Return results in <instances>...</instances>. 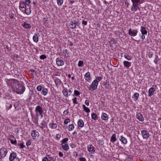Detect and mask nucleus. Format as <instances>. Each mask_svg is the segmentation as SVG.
<instances>
[{
  "mask_svg": "<svg viewBox=\"0 0 161 161\" xmlns=\"http://www.w3.org/2000/svg\"><path fill=\"white\" fill-rule=\"evenodd\" d=\"M61 137V135L59 134H56V138L58 140L60 139V138Z\"/></svg>",
  "mask_w": 161,
  "mask_h": 161,
  "instance_id": "nucleus-56",
  "label": "nucleus"
},
{
  "mask_svg": "<svg viewBox=\"0 0 161 161\" xmlns=\"http://www.w3.org/2000/svg\"><path fill=\"white\" fill-rule=\"evenodd\" d=\"M38 36L37 34H35L34 35L33 37V41L36 42H37L38 41Z\"/></svg>",
  "mask_w": 161,
  "mask_h": 161,
  "instance_id": "nucleus-30",
  "label": "nucleus"
},
{
  "mask_svg": "<svg viewBox=\"0 0 161 161\" xmlns=\"http://www.w3.org/2000/svg\"><path fill=\"white\" fill-rule=\"evenodd\" d=\"M56 63L58 66H62L64 64V62L62 59H60L58 58L56 59Z\"/></svg>",
  "mask_w": 161,
  "mask_h": 161,
  "instance_id": "nucleus-16",
  "label": "nucleus"
},
{
  "mask_svg": "<svg viewBox=\"0 0 161 161\" xmlns=\"http://www.w3.org/2000/svg\"><path fill=\"white\" fill-rule=\"evenodd\" d=\"M31 135L33 137V139H35L39 136V133L37 130H32Z\"/></svg>",
  "mask_w": 161,
  "mask_h": 161,
  "instance_id": "nucleus-15",
  "label": "nucleus"
},
{
  "mask_svg": "<svg viewBox=\"0 0 161 161\" xmlns=\"http://www.w3.org/2000/svg\"><path fill=\"white\" fill-rule=\"evenodd\" d=\"M153 53L152 52H150L148 54V56L149 58H151L153 56Z\"/></svg>",
  "mask_w": 161,
  "mask_h": 161,
  "instance_id": "nucleus-53",
  "label": "nucleus"
},
{
  "mask_svg": "<svg viewBox=\"0 0 161 161\" xmlns=\"http://www.w3.org/2000/svg\"><path fill=\"white\" fill-rule=\"evenodd\" d=\"M75 153H76V154H75V157H77L78 156V154L76 152H73V154H74V156L75 155Z\"/></svg>",
  "mask_w": 161,
  "mask_h": 161,
  "instance_id": "nucleus-64",
  "label": "nucleus"
},
{
  "mask_svg": "<svg viewBox=\"0 0 161 161\" xmlns=\"http://www.w3.org/2000/svg\"><path fill=\"white\" fill-rule=\"evenodd\" d=\"M140 31L142 35H146L147 34V31L146 30V28L143 26H142L141 27Z\"/></svg>",
  "mask_w": 161,
  "mask_h": 161,
  "instance_id": "nucleus-19",
  "label": "nucleus"
},
{
  "mask_svg": "<svg viewBox=\"0 0 161 161\" xmlns=\"http://www.w3.org/2000/svg\"><path fill=\"white\" fill-rule=\"evenodd\" d=\"M35 112L36 116L38 117L39 115L42 117L43 111V108L40 106L38 105L36 107Z\"/></svg>",
  "mask_w": 161,
  "mask_h": 161,
  "instance_id": "nucleus-2",
  "label": "nucleus"
},
{
  "mask_svg": "<svg viewBox=\"0 0 161 161\" xmlns=\"http://www.w3.org/2000/svg\"><path fill=\"white\" fill-rule=\"evenodd\" d=\"M49 126L52 129H54L56 128L57 127V125L55 123H52L49 124Z\"/></svg>",
  "mask_w": 161,
  "mask_h": 161,
  "instance_id": "nucleus-32",
  "label": "nucleus"
},
{
  "mask_svg": "<svg viewBox=\"0 0 161 161\" xmlns=\"http://www.w3.org/2000/svg\"><path fill=\"white\" fill-rule=\"evenodd\" d=\"M72 89H69V91H68L69 92V93L70 94H69V95L71 94L72 92Z\"/></svg>",
  "mask_w": 161,
  "mask_h": 161,
  "instance_id": "nucleus-63",
  "label": "nucleus"
},
{
  "mask_svg": "<svg viewBox=\"0 0 161 161\" xmlns=\"http://www.w3.org/2000/svg\"><path fill=\"white\" fill-rule=\"evenodd\" d=\"M69 121L70 119H66L64 121V124H67Z\"/></svg>",
  "mask_w": 161,
  "mask_h": 161,
  "instance_id": "nucleus-51",
  "label": "nucleus"
},
{
  "mask_svg": "<svg viewBox=\"0 0 161 161\" xmlns=\"http://www.w3.org/2000/svg\"><path fill=\"white\" fill-rule=\"evenodd\" d=\"M92 118L94 120H96L97 118V116L96 114L93 113L91 114Z\"/></svg>",
  "mask_w": 161,
  "mask_h": 161,
  "instance_id": "nucleus-37",
  "label": "nucleus"
},
{
  "mask_svg": "<svg viewBox=\"0 0 161 161\" xmlns=\"http://www.w3.org/2000/svg\"><path fill=\"white\" fill-rule=\"evenodd\" d=\"M31 142L30 141L28 140L27 142L26 143V145L27 146H28L31 145Z\"/></svg>",
  "mask_w": 161,
  "mask_h": 161,
  "instance_id": "nucleus-54",
  "label": "nucleus"
},
{
  "mask_svg": "<svg viewBox=\"0 0 161 161\" xmlns=\"http://www.w3.org/2000/svg\"><path fill=\"white\" fill-rule=\"evenodd\" d=\"M98 85V81L97 80H94L90 86L89 89L93 90H96L97 88Z\"/></svg>",
  "mask_w": 161,
  "mask_h": 161,
  "instance_id": "nucleus-5",
  "label": "nucleus"
},
{
  "mask_svg": "<svg viewBox=\"0 0 161 161\" xmlns=\"http://www.w3.org/2000/svg\"><path fill=\"white\" fill-rule=\"evenodd\" d=\"M85 104L86 105L89 106V100H86L85 102Z\"/></svg>",
  "mask_w": 161,
  "mask_h": 161,
  "instance_id": "nucleus-55",
  "label": "nucleus"
},
{
  "mask_svg": "<svg viewBox=\"0 0 161 161\" xmlns=\"http://www.w3.org/2000/svg\"><path fill=\"white\" fill-rule=\"evenodd\" d=\"M73 103L75 104H77V98L75 97V98L73 99Z\"/></svg>",
  "mask_w": 161,
  "mask_h": 161,
  "instance_id": "nucleus-50",
  "label": "nucleus"
},
{
  "mask_svg": "<svg viewBox=\"0 0 161 161\" xmlns=\"http://www.w3.org/2000/svg\"><path fill=\"white\" fill-rule=\"evenodd\" d=\"M68 140V138H65L63 139L62 141V144H64L65 143H66L67 142Z\"/></svg>",
  "mask_w": 161,
  "mask_h": 161,
  "instance_id": "nucleus-38",
  "label": "nucleus"
},
{
  "mask_svg": "<svg viewBox=\"0 0 161 161\" xmlns=\"http://www.w3.org/2000/svg\"><path fill=\"white\" fill-rule=\"evenodd\" d=\"M17 93L22 94L25 91V87L20 85H19L14 90Z\"/></svg>",
  "mask_w": 161,
  "mask_h": 161,
  "instance_id": "nucleus-3",
  "label": "nucleus"
},
{
  "mask_svg": "<svg viewBox=\"0 0 161 161\" xmlns=\"http://www.w3.org/2000/svg\"><path fill=\"white\" fill-rule=\"evenodd\" d=\"M9 139L12 144L15 145L17 143V141L15 137L12 135L9 136Z\"/></svg>",
  "mask_w": 161,
  "mask_h": 161,
  "instance_id": "nucleus-9",
  "label": "nucleus"
},
{
  "mask_svg": "<svg viewBox=\"0 0 161 161\" xmlns=\"http://www.w3.org/2000/svg\"><path fill=\"white\" fill-rule=\"evenodd\" d=\"M83 64V61L80 60L79 61L78 63V66L79 67L82 66Z\"/></svg>",
  "mask_w": 161,
  "mask_h": 161,
  "instance_id": "nucleus-41",
  "label": "nucleus"
},
{
  "mask_svg": "<svg viewBox=\"0 0 161 161\" xmlns=\"http://www.w3.org/2000/svg\"><path fill=\"white\" fill-rule=\"evenodd\" d=\"M132 7L131 8V11H136L137 10V9H140V8L137 6V5H138V4H139V3H134V2H132Z\"/></svg>",
  "mask_w": 161,
  "mask_h": 161,
  "instance_id": "nucleus-12",
  "label": "nucleus"
},
{
  "mask_svg": "<svg viewBox=\"0 0 161 161\" xmlns=\"http://www.w3.org/2000/svg\"><path fill=\"white\" fill-rule=\"evenodd\" d=\"M157 86L155 85H153L152 87L150 88L148 91V96L150 97L153 95L154 92L156 89Z\"/></svg>",
  "mask_w": 161,
  "mask_h": 161,
  "instance_id": "nucleus-8",
  "label": "nucleus"
},
{
  "mask_svg": "<svg viewBox=\"0 0 161 161\" xmlns=\"http://www.w3.org/2000/svg\"><path fill=\"white\" fill-rule=\"evenodd\" d=\"M62 148L64 150L67 151L69 149V147L67 144L65 143L64 144H62Z\"/></svg>",
  "mask_w": 161,
  "mask_h": 161,
  "instance_id": "nucleus-23",
  "label": "nucleus"
},
{
  "mask_svg": "<svg viewBox=\"0 0 161 161\" xmlns=\"http://www.w3.org/2000/svg\"><path fill=\"white\" fill-rule=\"evenodd\" d=\"M63 95L67 97H68V93L67 90L66 89H64L62 91Z\"/></svg>",
  "mask_w": 161,
  "mask_h": 161,
  "instance_id": "nucleus-34",
  "label": "nucleus"
},
{
  "mask_svg": "<svg viewBox=\"0 0 161 161\" xmlns=\"http://www.w3.org/2000/svg\"><path fill=\"white\" fill-rule=\"evenodd\" d=\"M40 58L41 59H44L47 58L46 56L45 55H42L40 56Z\"/></svg>",
  "mask_w": 161,
  "mask_h": 161,
  "instance_id": "nucleus-43",
  "label": "nucleus"
},
{
  "mask_svg": "<svg viewBox=\"0 0 161 161\" xmlns=\"http://www.w3.org/2000/svg\"><path fill=\"white\" fill-rule=\"evenodd\" d=\"M96 79V80L98 82L100 81L102 79V78L100 76H98L97 77Z\"/></svg>",
  "mask_w": 161,
  "mask_h": 161,
  "instance_id": "nucleus-49",
  "label": "nucleus"
},
{
  "mask_svg": "<svg viewBox=\"0 0 161 161\" xmlns=\"http://www.w3.org/2000/svg\"><path fill=\"white\" fill-rule=\"evenodd\" d=\"M82 24L85 25H86L87 24V22L86 21L83 20L82 22Z\"/></svg>",
  "mask_w": 161,
  "mask_h": 161,
  "instance_id": "nucleus-58",
  "label": "nucleus"
},
{
  "mask_svg": "<svg viewBox=\"0 0 161 161\" xmlns=\"http://www.w3.org/2000/svg\"><path fill=\"white\" fill-rule=\"evenodd\" d=\"M69 129H70V130H72L74 128V125L73 124L70 125L69 127Z\"/></svg>",
  "mask_w": 161,
  "mask_h": 161,
  "instance_id": "nucleus-45",
  "label": "nucleus"
},
{
  "mask_svg": "<svg viewBox=\"0 0 161 161\" xmlns=\"http://www.w3.org/2000/svg\"><path fill=\"white\" fill-rule=\"evenodd\" d=\"M54 82L56 85H60L61 81L59 79L57 78L54 80Z\"/></svg>",
  "mask_w": 161,
  "mask_h": 161,
  "instance_id": "nucleus-33",
  "label": "nucleus"
},
{
  "mask_svg": "<svg viewBox=\"0 0 161 161\" xmlns=\"http://www.w3.org/2000/svg\"><path fill=\"white\" fill-rule=\"evenodd\" d=\"M145 35H142L141 36L142 39L143 40L145 38Z\"/></svg>",
  "mask_w": 161,
  "mask_h": 161,
  "instance_id": "nucleus-61",
  "label": "nucleus"
},
{
  "mask_svg": "<svg viewBox=\"0 0 161 161\" xmlns=\"http://www.w3.org/2000/svg\"><path fill=\"white\" fill-rule=\"evenodd\" d=\"M124 57L128 60H131V58L129 55L125 54L124 55Z\"/></svg>",
  "mask_w": 161,
  "mask_h": 161,
  "instance_id": "nucleus-39",
  "label": "nucleus"
},
{
  "mask_svg": "<svg viewBox=\"0 0 161 161\" xmlns=\"http://www.w3.org/2000/svg\"><path fill=\"white\" fill-rule=\"evenodd\" d=\"M70 26L71 29H75L76 26V21L75 20H74L73 21H71L70 22Z\"/></svg>",
  "mask_w": 161,
  "mask_h": 161,
  "instance_id": "nucleus-17",
  "label": "nucleus"
},
{
  "mask_svg": "<svg viewBox=\"0 0 161 161\" xmlns=\"http://www.w3.org/2000/svg\"><path fill=\"white\" fill-rule=\"evenodd\" d=\"M36 89L38 91H40L42 90V86H38Z\"/></svg>",
  "mask_w": 161,
  "mask_h": 161,
  "instance_id": "nucleus-48",
  "label": "nucleus"
},
{
  "mask_svg": "<svg viewBox=\"0 0 161 161\" xmlns=\"http://www.w3.org/2000/svg\"><path fill=\"white\" fill-rule=\"evenodd\" d=\"M145 0H131L132 2L139 3V4H142L144 2Z\"/></svg>",
  "mask_w": 161,
  "mask_h": 161,
  "instance_id": "nucleus-28",
  "label": "nucleus"
},
{
  "mask_svg": "<svg viewBox=\"0 0 161 161\" xmlns=\"http://www.w3.org/2000/svg\"><path fill=\"white\" fill-rule=\"evenodd\" d=\"M85 77L86 78H85V80L88 81H90L91 79L90 73L89 72H87L86 74L85 75Z\"/></svg>",
  "mask_w": 161,
  "mask_h": 161,
  "instance_id": "nucleus-26",
  "label": "nucleus"
},
{
  "mask_svg": "<svg viewBox=\"0 0 161 161\" xmlns=\"http://www.w3.org/2000/svg\"><path fill=\"white\" fill-rule=\"evenodd\" d=\"M10 161H20L19 159L17 157L16 153L15 152L11 153L9 157Z\"/></svg>",
  "mask_w": 161,
  "mask_h": 161,
  "instance_id": "nucleus-4",
  "label": "nucleus"
},
{
  "mask_svg": "<svg viewBox=\"0 0 161 161\" xmlns=\"http://www.w3.org/2000/svg\"><path fill=\"white\" fill-rule=\"evenodd\" d=\"M111 141L112 142H115L116 140V135L115 134H114L111 137Z\"/></svg>",
  "mask_w": 161,
  "mask_h": 161,
  "instance_id": "nucleus-31",
  "label": "nucleus"
},
{
  "mask_svg": "<svg viewBox=\"0 0 161 161\" xmlns=\"http://www.w3.org/2000/svg\"><path fill=\"white\" fill-rule=\"evenodd\" d=\"M158 59H155L154 61L155 64H157L158 63Z\"/></svg>",
  "mask_w": 161,
  "mask_h": 161,
  "instance_id": "nucleus-60",
  "label": "nucleus"
},
{
  "mask_svg": "<svg viewBox=\"0 0 161 161\" xmlns=\"http://www.w3.org/2000/svg\"><path fill=\"white\" fill-rule=\"evenodd\" d=\"M63 3V0H57V3L59 6H61Z\"/></svg>",
  "mask_w": 161,
  "mask_h": 161,
  "instance_id": "nucleus-40",
  "label": "nucleus"
},
{
  "mask_svg": "<svg viewBox=\"0 0 161 161\" xmlns=\"http://www.w3.org/2000/svg\"><path fill=\"white\" fill-rule=\"evenodd\" d=\"M31 3V2L30 0H25V3L26 5H29Z\"/></svg>",
  "mask_w": 161,
  "mask_h": 161,
  "instance_id": "nucleus-47",
  "label": "nucleus"
},
{
  "mask_svg": "<svg viewBox=\"0 0 161 161\" xmlns=\"http://www.w3.org/2000/svg\"><path fill=\"white\" fill-rule=\"evenodd\" d=\"M49 161H56L57 156L55 154H52V155H48Z\"/></svg>",
  "mask_w": 161,
  "mask_h": 161,
  "instance_id": "nucleus-11",
  "label": "nucleus"
},
{
  "mask_svg": "<svg viewBox=\"0 0 161 161\" xmlns=\"http://www.w3.org/2000/svg\"><path fill=\"white\" fill-rule=\"evenodd\" d=\"M118 137L119 140L123 143L126 144L127 141L126 139L122 136H118Z\"/></svg>",
  "mask_w": 161,
  "mask_h": 161,
  "instance_id": "nucleus-14",
  "label": "nucleus"
},
{
  "mask_svg": "<svg viewBox=\"0 0 161 161\" xmlns=\"http://www.w3.org/2000/svg\"><path fill=\"white\" fill-rule=\"evenodd\" d=\"M42 93L43 95H46L48 93V91L47 89L43 88L42 91Z\"/></svg>",
  "mask_w": 161,
  "mask_h": 161,
  "instance_id": "nucleus-35",
  "label": "nucleus"
},
{
  "mask_svg": "<svg viewBox=\"0 0 161 161\" xmlns=\"http://www.w3.org/2000/svg\"><path fill=\"white\" fill-rule=\"evenodd\" d=\"M22 12L25 11V13L27 15H29L31 13V10L30 8H27L26 9L25 8L24 10H22Z\"/></svg>",
  "mask_w": 161,
  "mask_h": 161,
  "instance_id": "nucleus-27",
  "label": "nucleus"
},
{
  "mask_svg": "<svg viewBox=\"0 0 161 161\" xmlns=\"http://www.w3.org/2000/svg\"><path fill=\"white\" fill-rule=\"evenodd\" d=\"M58 154L59 155V156L61 157H62V156H63V153H62L61 152H60L59 153H58Z\"/></svg>",
  "mask_w": 161,
  "mask_h": 161,
  "instance_id": "nucleus-59",
  "label": "nucleus"
},
{
  "mask_svg": "<svg viewBox=\"0 0 161 161\" xmlns=\"http://www.w3.org/2000/svg\"><path fill=\"white\" fill-rule=\"evenodd\" d=\"M7 153V150L5 148L2 147L0 149V155L2 158L5 157L6 156Z\"/></svg>",
  "mask_w": 161,
  "mask_h": 161,
  "instance_id": "nucleus-7",
  "label": "nucleus"
},
{
  "mask_svg": "<svg viewBox=\"0 0 161 161\" xmlns=\"http://www.w3.org/2000/svg\"><path fill=\"white\" fill-rule=\"evenodd\" d=\"M138 33V31L136 29L131 30L130 28L128 30V34L130 36H136Z\"/></svg>",
  "mask_w": 161,
  "mask_h": 161,
  "instance_id": "nucleus-6",
  "label": "nucleus"
},
{
  "mask_svg": "<svg viewBox=\"0 0 161 161\" xmlns=\"http://www.w3.org/2000/svg\"><path fill=\"white\" fill-rule=\"evenodd\" d=\"M9 83L14 90L18 86L19 82L15 79H11L9 81Z\"/></svg>",
  "mask_w": 161,
  "mask_h": 161,
  "instance_id": "nucleus-1",
  "label": "nucleus"
},
{
  "mask_svg": "<svg viewBox=\"0 0 161 161\" xmlns=\"http://www.w3.org/2000/svg\"><path fill=\"white\" fill-rule=\"evenodd\" d=\"M22 26L25 28L26 29H30L31 27V25L29 24H27L26 22H25L24 23L22 24Z\"/></svg>",
  "mask_w": 161,
  "mask_h": 161,
  "instance_id": "nucleus-24",
  "label": "nucleus"
},
{
  "mask_svg": "<svg viewBox=\"0 0 161 161\" xmlns=\"http://www.w3.org/2000/svg\"><path fill=\"white\" fill-rule=\"evenodd\" d=\"M139 96V94L137 93H135L134 95V98L137 100L138 97Z\"/></svg>",
  "mask_w": 161,
  "mask_h": 161,
  "instance_id": "nucleus-42",
  "label": "nucleus"
},
{
  "mask_svg": "<svg viewBox=\"0 0 161 161\" xmlns=\"http://www.w3.org/2000/svg\"><path fill=\"white\" fill-rule=\"evenodd\" d=\"M47 156L48 155H47L46 156V157L43 159L42 161H49V159Z\"/></svg>",
  "mask_w": 161,
  "mask_h": 161,
  "instance_id": "nucleus-46",
  "label": "nucleus"
},
{
  "mask_svg": "<svg viewBox=\"0 0 161 161\" xmlns=\"http://www.w3.org/2000/svg\"><path fill=\"white\" fill-rule=\"evenodd\" d=\"M136 117L140 121L142 122L144 121V118L140 113L137 114Z\"/></svg>",
  "mask_w": 161,
  "mask_h": 161,
  "instance_id": "nucleus-18",
  "label": "nucleus"
},
{
  "mask_svg": "<svg viewBox=\"0 0 161 161\" xmlns=\"http://www.w3.org/2000/svg\"><path fill=\"white\" fill-rule=\"evenodd\" d=\"M64 113L66 115H67L69 113L68 110H65L64 112Z\"/></svg>",
  "mask_w": 161,
  "mask_h": 161,
  "instance_id": "nucleus-57",
  "label": "nucleus"
},
{
  "mask_svg": "<svg viewBox=\"0 0 161 161\" xmlns=\"http://www.w3.org/2000/svg\"><path fill=\"white\" fill-rule=\"evenodd\" d=\"M41 126H40V128L43 129L44 128H47V123L46 121V119H44L42 122L41 124Z\"/></svg>",
  "mask_w": 161,
  "mask_h": 161,
  "instance_id": "nucleus-13",
  "label": "nucleus"
},
{
  "mask_svg": "<svg viewBox=\"0 0 161 161\" xmlns=\"http://www.w3.org/2000/svg\"><path fill=\"white\" fill-rule=\"evenodd\" d=\"M18 103H15L14 104V106L15 107V108L16 109H17V108L18 107Z\"/></svg>",
  "mask_w": 161,
  "mask_h": 161,
  "instance_id": "nucleus-62",
  "label": "nucleus"
},
{
  "mask_svg": "<svg viewBox=\"0 0 161 161\" xmlns=\"http://www.w3.org/2000/svg\"><path fill=\"white\" fill-rule=\"evenodd\" d=\"M141 134L144 139L148 138L149 137V133L145 130H142L141 131Z\"/></svg>",
  "mask_w": 161,
  "mask_h": 161,
  "instance_id": "nucleus-10",
  "label": "nucleus"
},
{
  "mask_svg": "<svg viewBox=\"0 0 161 161\" xmlns=\"http://www.w3.org/2000/svg\"><path fill=\"white\" fill-rule=\"evenodd\" d=\"M87 149L88 151L91 153H93L94 152V147L92 145H88Z\"/></svg>",
  "mask_w": 161,
  "mask_h": 161,
  "instance_id": "nucleus-20",
  "label": "nucleus"
},
{
  "mask_svg": "<svg viewBox=\"0 0 161 161\" xmlns=\"http://www.w3.org/2000/svg\"><path fill=\"white\" fill-rule=\"evenodd\" d=\"M83 108L84 110L86 112L88 113L90 112V109L86 107L85 105H82Z\"/></svg>",
  "mask_w": 161,
  "mask_h": 161,
  "instance_id": "nucleus-36",
  "label": "nucleus"
},
{
  "mask_svg": "<svg viewBox=\"0 0 161 161\" xmlns=\"http://www.w3.org/2000/svg\"><path fill=\"white\" fill-rule=\"evenodd\" d=\"M80 161H86V160L85 158H79Z\"/></svg>",
  "mask_w": 161,
  "mask_h": 161,
  "instance_id": "nucleus-52",
  "label": "nucleus"
},
{
  "mask_svg": "<svg viewBox=\"0 0 161 161\" xmlns=\"http://www.w3.org/2000/svg\"><path fill=\"white\" fill-rule=\"evenodd\" d=\"M123 64L125 67L128 68L131 66V63L128 61H125L123 62Z\"/></svg>",
  "mask_w": 161,
  "mask_h": 161,
  "instance_id": "nucleus-22",
  "label": "nucleus"
},
{
  "mask_svg": "<svg viewBox=\"0 0 161 161\" xmlns=\"http://www.w3.org/2000/svg\"><path fill=\"white\" fill-rule=\"evenodd\" d=\"M78 126L80 127H83L84 126V123L81 119H79L78 121Z\"/></svg>",
  "mask_w": 161,
  "mask_h": 161,
  "instance_id": "nucleus-25",
  "label": "nucleus"
},
{
  "mask_svg": "<svg viewBox=\"0 0 161 161\" xmlns=\"http://www.w3.org/2000/svg\"><path fill=\"white\" fill-rule=\"evenodd\" d=\"M101 118L103 120H106L108 119V116L106 114L103 113L102 114Z\"/></svg>",
  "mask_w": 161,
  "mask_h": 161,
  "instance_id": "nucleus-29",
  "label": "nucleus"
},
{
  "mask_svg": "<svg viewBox=\"0 0 161 161\" xmlns=\"http://www.w3.org/2000/svg\"><path fill=\"white\" fill-rule=\"evenodd\" d=\"M26 5L25 2L23 1H21L19 2V8L25 9L26 8Z\"/></svg>",
  "mask_w": 161,
  "mask_h": 161,
  "instance_id": "nucleus-21",
  "label": "nucleus"
},
{
  "mask_svg": "<svg viewBox=\"0 0 161 161\" xmlns=\"http://www.w3.org/2000/svg\"><path fill=\"white\" fill-rule=\"evenodd\" d=\"M74 94L75 96H78L80 94V92L77 90L74 91Z\"/></svg>",
  "mask_w": 161,
  "mask_h": 161,
  "instance_id": "nucleus-44",
  "label": "nucleus"
}]
</instances>
